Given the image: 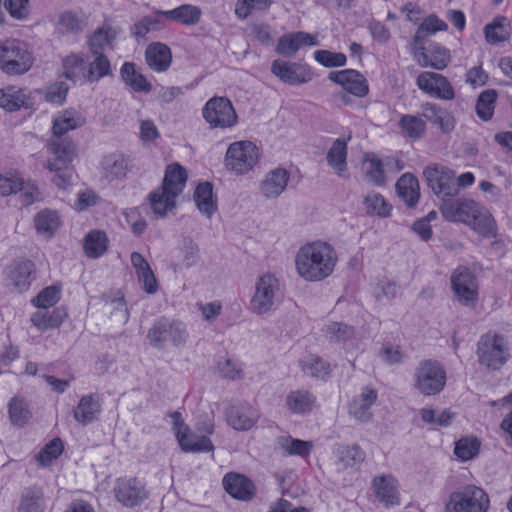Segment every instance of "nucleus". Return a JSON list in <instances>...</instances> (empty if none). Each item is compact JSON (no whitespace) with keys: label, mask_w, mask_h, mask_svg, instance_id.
<instances>
[{"label":"nucleus","mask_w":512,"mask_h":512,"mask_svg":"<svg viewBox=\"0 0 512 512\" xmlns=\"http://www.w3.org/2000/svg\"><path fill=\"white\" fill-rule=\"evenodd\" d=\"M336 263L335 249L323 241L303 245L295 258L298 274L310 282H318L330 276Z\"/></svg>","instance_id":"obj_1"},{"label":"nucleus","mask_w":512,"mask_h":512,"mask_svg":"<svg viewBox=\"0 0 512 512\" xmlns=\"http://www.w3.org/2000/svg\"><path fill=\"white\" fill-rule=\"evenodd\" d=\"M63 68L65 77L74 81L82 78L88 83H96L112 75L110 60L104 53L99 52L68 55L63 59Z\"/></svg>","instance_id":"obj_2"},{"label":"nucleus","mask_w":512,"mask_h":512,"mask_svg":"<svg viewBox=\"0 0 512 512\" xmlns=\"http://www.w3.org/2000/svg\"><path fill=\"white\" fill-rule=\"evenodd\" d=\"M186 181L184 167L178 163L167 166L161 187L149 195L151 208L156 215L163 217L175 208L176 198L182 193Z\"/></svg>","instance_id":"obj_3"},{"label":"nucleus","mask_w":512,"mask_h":512,"mask_svg":"<svg viewBox=\"0 0 512 512\" xmlns=\"http://www.w3.org/2000/svg\"><path fill=\"white\" fill-rule=\"evenodd\" d=\"M35 58L28 45L18 39H6L0 42V70L9 76L27 73Z\"/></svg>","instance_id":"obj_4"},{"label":"nucleus","mask_w":512,"mask_h":512,"mask_svg":"<svg viewBox=\"0 0 512 512\" xmlns=\"http://www.w3.org/2000/svg\"><path fill=\"white\" fill-rule=\"evenodd\" d=\"M188 337L189 333L184 322L166 316L155 320L146 336L149 344L156 349H164L167 342L174 347L184 346Z\"/></svg>","instance_id":"obj_5"},{"label":"nucleus","mask_w":512,"mask_h":512,"mask_svg":"<svg viewBox=\"0 0 512 512\" xmlns=\"http://www.w3.org/2000/svg\"><path fill=\"white\" fill-rule=\"evenodd\" d=\"M446 381V371L437 360H422L414 370L413 387L421 395L435 396L440 394L446 386Z\"/></svg>","instance_id":"obj_6"},{"label":"nucleus","mask_w":512,"mask_h":512,"mask_svg":"<svg viewBox=\"0 0 512 512\" xmlns=\"http://www.w3.org/2000/svg\"><path fill=\"white\" fill-rule=\"evenodd\" d=\"M280 299L279 279L272 273H265L255 282V292L250 300V309L257 315H263L274 310Z\"/></svg>","instance_id":"obj_7"},{"label":"nucleus","mask_w":512,"mask_h":512,"mask_svg":"<svg viewBox=\"0 0 512 512\" xmlns=\"http://www.w3.org/2000/svg\"><path fill=\"white\" fill-rule=\"evenodd\" d=\"M509 347L505 338L496 333L482 335L477 343L476 355L480 365L488 369H500L509 358Z\"/></svg>","instance_id":"obj_8"},{"label":"nucleus","mask_w":512,"mask_h":512,"mask_svg":"<svg viewBox=\"0 0 512 512\" xmlns=\"http://www.w3.org/2000/svg\"><path fill=\"white\" fill-rule=\"evenodd\" d=\"M259 160L257 146L251 141L231 143L225 154L227 170L242 175L251 171Z\"/></svg>","instance_id":"obj_9"},{"label":"nucleus","mask_w":512,"mask_h":512,"mask_svg":"<svg viewBox=\"0 0 512 512\" xmlns=\"http://www.w3.org/2000/svg\"><path fill=\"white\" fill-rule=\"evenodd\" d=\"M202 116L211 128L227 129L238 122L232 102L226 97H212L202 109Z\"/></svg>","instance_id":"obj_10"},{"label":"nucleus","mask_w":512,"mask_h":512,"mask_svg":"<svg viewBox=\"0 0 512 512\" xmlns=\"http://www.w3.org/2000/svg\"><path fill=\"white\" fill-rule=\"evenodd\" d=\"M423 177L441 202L445 198L459 194L455 172L448 167L438 164L429 165L424 169Z\"/></svg>","instance_id":"obj_11"},{"label":"nucleus","mask_w":512,"mask_h":512,"mask_svg":"<svg viewBox=\"0 0 512 512\" xmlns=\"http://www.w3.org/2000/svg\"><path fill=\"white\" fill-rule=\"evenodd\" d=\"M489 498L485 491L474 485H467L450 496L448 508L454 512H486Z\"/></svg>","instance_id":"obj_12"},{"label":"nucleus","mask_w":512,"mask_h":512,"mask_svg":"<svg viewBox=\"0 0 512 512\" xmlns=\"http://www.w3.org/2000/svg\"><path fill=\"white\" fill-rule=\"evenodd\" d=\"M451 289L455 299L464 306H474L478 300V283L469 268L460 266L451 274Z\"/></svg>","instance_id":"obj_13"},{"label":"nucleus","mask_w":512,"mask_h":512,"mask_svg":"<svg viewBox=\"0 0 512 512\" xmlns=\"http://www.w3.org/2000/svg\"><path fill=\"white\" fill-rule=\"evenodd\" d=\"M477 204L472 199L450 196L441 202L439 210L447 221L466 225L470 222V215L475 211L474 208H477Z\"/></svg>","instance_id":"obj_14"},{"label":"nucleus","mask_w":512,"mask_h":512,"mask_svg":"<svg viewBox=\"0 0 512 512\" xmlns=\"http://www.w3.org/2000/svg\"><path fill=\"white\" fill-rule=\"evenodd\" d=\"M49 157L46 162L47 169H59L58 165H70L76 156V145L68 137H56L50 139L47 145Z\"/></svg>","instance_id":"obj_15"},{"label":"nucleus","mask_w":512,"mask_h":512,"mask_svg":"<svg viewBox=\"0 0 512 512\" xmlns=\"http://www.w3.org/2000/svg\"><path fill=\"white\" fill-rule=\"evenodd\" d=\"M416 84L420 90L430 96L444 100H452L455 97L453 87L447 78L441 74L428 71L422 72L418 75Z\"/></svg>","instance_id":"obj_16"},{"label":"nucleus","mask_w":512,"mask_h":512,"mask_svg":"<svg viewBox=\"0 0 512 512\" xmlns=\"http://www.w3.org/2000/svg\"><path fill=\"white\" fill-rule=\"evenodd\" d=\"M328 79L341 85L346 92L356 97H365L369 92L366 78L354 69L332 71L329 73Z\"/></svg>","instance_id":"obj_17"},{"label":"nucleus","mask_w":512,"mask_h":512,"mask_svg":"<svg viewBox=\"0 0 512 512\" xmlns=\"http://www.w3.org/2000/svg\"><path fill=\"white\" fill-rule=\"evenodd\" d=\"M114 491L116 499L126 507L138 506L148 496L144 485L136 478L118 479Z\"/></svg>","instance_id":"obj_18"},{"label":"nucleus","mask_w":512,"mask_h":512,"mask_svg":"<svg viewBox=\"0 0 512 512\" xmlns=\"http://www.w3.org/2000/svg\"><path fill=\"white\" fill-rule=\"evenodd\" d=\"M378 398V392L372 386L362 388L360 394L353 397L349 404L348 412L356 421L367 423L371 420L372 406Z\"/></svg>","instance_id":"obj_19"},{"label":"nucleus","mask_w":512,"mask_h":512,"mask_svg":"<svg viewBox=\"0 0 512 512\" xmlns=\"http://www.w3.org/2000/svg\"><path fill=\"white\" fill-rule=\"evenodd\" d=\"M50 497L46 494L45 487L33 484L24 487L20 493L17 512H45Z\"/></svg>","instance_id":"obj_20"},{"label":"nucleus","mask_w":512,"mask_h":512,"mask_svg":"<svg viewBox=\"0 0 512 512\" xmlns=\"http://www.w3.org/2000/svg\"><path fill=\"white\" fill-rule=\"evenodd\" d=\"M271 72L282 82L289 85L307 83L312 79L311 73L306 71L299 64L286 62L280 59L272 62Z\"/></svg>","instance_id":"obj_21"},{"label":"nucleus","mask_w":512,"mask_h":512,"mask_svg":"<svg viewBox=\"0 0 512 512\" xmlns=\"http://www.w3.org/2000/svg\"><path fill=\"white\" fill-rule=\"evenodd\" d=\"M318 41L315 36L299 31L283 35L276 46V53L286 57L293 56L303 46H316Z\"/></svg>","instance_id":"obj_22"},{"label":"nucleus","mask_w":512,"mask_h":512,"mask_svg":"<svg viewBox=\"0 0 512 512\" xmlns=\"http://www.w3.org/2000/svg\"><path fill=\"white\" fill-rule=\"evenodd\" d=\"M33 271L34 264L32 261L17 260L7 267L6 278L15 289L22 292L30 287Z\"/></svg>","instance_id":"obj_23"},{"label":"nucleus","mask_w":512,"mask_h":512,"mask_svg":"<svg viewBox=\"0 0 512 512\" xmlns=\"http://www.w3.org/2000/svg\"><path fill=\"white\" fill-rule=\"evenodd\" d=\"M222 482L225 491L235 499L247 501L254 495V484L244 475L228 473Z\"/></svg>","instance_id":"obj_24"},{"label":"nucleus","mask_w":512,"mask_h":512,"mask_svg":"<svg viewBox=\"0 0 512 512\" xmlns=\"http://www.w3.org/2000/svg\"><path fill=\"white\" fill-rule=\"evenodd\" d=\"M145 60L150 69L162 73L169 69L172 63L171 49L163 43L154 42L145 50Z\"/></svg>","instance_id":"obj_25"},{"label":"nucleus","mask_w":512,"mask_h":512,"mask_svg":"<svg viewBox=\"0 0 512 512\" xmlns=\"http://www.w3.org/2000/svg\"><path fill=\"white\" fill-rule=\"evenodd\" d=\"M290 178L287 170L277 168L270 171L260 184L261 194L265 198H277L286 189Z\"/></svg>","instance_id":"obj_26"},{"label":"nucleus","mask_w":512,"mask_h":512,"mask_svg":"<svg viewBox=\"0 0 512 512\" xmlns=\"http://www.w3.org/2000/svg\"><path fill=\"white\" fill-rule=\"evenodd\" d=\"M31 105L32 100L25 89L16 86L0 89V107L6 111L14 112L21 108H29Z\"/></svg>","instance_id":"obj_27"},{"label":"nucleus","mask_w":512,"mask_h":512,"mask_svg":"<svg viewBox=\"0 0 512 512\" xmlns=\"http://www.w3.org/2000/svg\"><path fill=\"white\" fill-rule=\"evenodd\" d=\"M396 193L409 208H414L420 199V187L418 179L412 173H404L397 180Z\"/></svg>","instance_id":"obj_28"},{"label":"nucleus","mask_w":512,"mask_h":512,"mask_svg":"<svg viewBox=\"0 0 512 512\" xmlns=\"http://www.w3.org/2000/svg\"><path fill=\"white\" fill-rule=\"evenodd\" d=\"M228 424L236 430H249L256 423V416L248 404H236L228 408L226 413Z\"/></svg>","instance_id":"obj_29"},{"label":"nucleus","mask_w":512,"mask_h":512,"mask_svg":"<svg viewBox=\"0 0 512 512\" xmlns=\"http://www.w3.org/2000/svg\"><path fill=\"white\" fill-rule=\"evenodd\" d=\"M101 412V398L98 394H88L81 397L77 407L74 410L75 420L87 425L93 422Z\"/></svg>","instance_id":"obj_30"},{"label":"nucleus","mask_w":512,"mask_h":512,"mask_svg":"<svg viewBox=\"0 0 512 512\" xmlns=\"http://www.w3.org/2000/svg\"><path fill=\"white\" fill-rule=\"evenodd\" d=\"M474 210L470 215V222L466 225L483 237L495 236L496 225L491 213L479 203Z\"/></svg>","instance_id":"obj_31"},{"label":"nucleus","mask_w":512,"mask_h":512,"mask_svg":"<svg viewBox=\"0 0 512 512\" xmlns=\"http://www.w3.org/2000/svg\"><path fill=\"white\" fill-rule=\"evenodd\" d=\"M155 13L186 26L196 25L202 15L201 9L191 4H183L167 11L157 10Z\"/></svg>","instance_id":"obj_32"},{"label":"nucleus","mask_w":512,"mask_h":512,"mask_svg":"<svg viewBox=\"0 0 512 512\" xmlns=\"http://www.w3.org/2000/svg\"><path fill=\"white\" fill-rule=\"evenodd\" d=\"M68 316L63 307L54 308L52 311L40 309L31 316L32 324L40 331L58 328Z\"/></svg>","instance_id":"obj_33"},{"label":"nucleus","mask_w":512,"mask_h":512,"mask_svg":"<svg viewBox=\"0 0 512 512\" xmlns=\"http://www.w3.org/2000/svg\"><path fill=\"white\" fill-rule=\"evenodd\" d=\"M351 139H336L327 152L326 160L339 177H344L347 171V143Z\"/></svg>","instance_id":"obj_34"},{"label":"nucleus","mask_w":512,"mask_h":512,"mask_svg":"<svg viewBox=\"0 0 512 512\" xmlns=\"http://www.w3.org/2000/svg\"><path fill=\"white\" fill-rule=\"evenodd\" d=\"M277 448L286 456L308 457L313 450L312 441H304L291 437L290 435L278 436L275 439Z\"/></svg>","instance_id":"obj_35"},{"label":"nucleus","mask_w":512,"mask_h":512,"mask_svg":"<svg viewBox=\"0 0 512 512\" xmlns=\"http://www.w3.org/2000/svg\"><path fill=\"white\" fill-rule=\"evenodd\" d=\"M373 486L376 497L385 506H393L399 504V495L392 476H379L374 478Z\"/></svg>","instance_id":"obj_36"},{"label":"nucleus","mask_w":512,"mask_h":512,"mask_svg":"<svg viewBox=\"0 0 512 512\" xmlns=\"http://www.w3.org/2000/svg\"><path fill=\"white\" fill-rule=\"evenodd\" d=\"M118 35V30L110 26L109 24H104L103 26L97 28L91 35L87 38V45L90 53H103V50L106 47L112 46L113 42L116 40Z\"/></svg>","instance_id":"obj_37"},{"label":"nucleus","mask_w":512,"mask_h":512,"mask_svg":"<svg viewBox=\"0 0 512 512\" xmlns=\"http://www.w3.org/2000/svg\"><path fill=\"white\" fill-rule=\"evenodd\" d=\"M101 170L104 177L109 181L124 178L128 171L127 159L117 153L106 155L101 161Z\"/></svg>","instance_id":"obj_38"},{"label":"nucleus","mask_w":512,"mask_h":512,"mask_svg":"<svg viewBox=\"0 0 512 512\" xmlns=\"http://www.w3.org/2000/svg\"><path fill=\"white\" fill-rule=\"evenodd\" d=\"M120 75L122 80L134 91L144 93L151 92V83L142 73L136 70V66L133 62H125L120 69Z\"/></svg>","instance_id":"obj_39"},{"label":"nucleus","mask_w":512,"mask_h":512,"mask_svg":"<svg viewBox=\"0 0 512 512\" xmlns=\"http://www.w3.org/2000/svg\"><path fill=\"white\" fill-rule=\"evenodd\" d=\"M336 455L341 469H355L365 460V452L357 444L338 446Z\"/></svg>","instance_id":"obj_40"},{"label":"nucleus","mask_w":512,"mask_h":512,"mask_svg":"<svg viewBox=\"0 0 512 512\" xmlns=\"http://www.w3.org/2000/svg\"><path fill=\"white\" fill-rule=\"evenodd\" d=\"M315 401V396L307 390L291 391L286 396V406L293 414H304L312 411Z\"/></svg>","instance_id":"obj_41"},{"label":"nucleus","mask_w":512,"mask_h":512,"mask_svg":"<svg viewBox=\"0 0 512 512\" xmlns=\"http://www.w3.org/2000/svg\"><path fill=\"white\" fill-rule=\"evenodd\" d=\"M422 116L430 123L438 126L443 132H449L454 128L453 118L438 105L425 103L421 106Z\"/></svg>","instance_id":"obj_42"},{"label":"nucleus","mask_w":512,"mask_h":512,"mask_svg":"<svg viewBox=\"0 0 512 512\" xmlns=\"http://www.w3.org/2000/svg\"><path fill=\"white\" fill-rule=\"evenodd\" d=\"M61 224L60 217L56 211L44 209L34 217V225L39 235L51 238Z\"/></svg>","instance_id":"obj_43"},{"label":"nucleus","mask_w":512,"mask_h":512,"mask_svg":"<svg viewBox=\"0 0 512 512\" xmlns=\"http://www.w3.org/2000/svg\"><path fill=\"white\" fill-rule=\"evenodd\" d=\"M194 201L199 211L210 218L217 209L213 200V186L210 182L200 183L194 192Z\"/></svg>","instance_id":"obj_44"},{"label":"nucleus","mask_w":512,"mask_h":512,"mask_svg":"<svg viewBox=\"0 0 512 512\" xmlns=\"http://www.w3.org/2000/svg\"><path fill=\"white\" fill-rule=\"evenodd\" d=\"M398 126L401 129L402 135L412 140L421 139L426 132L425 121L411 114H403L400 117Z\"/></svg>","instance_id":"obj_45"},{"label":"nucleus","mask_w":512,"mask_h":512,"mask_svg":"<svg viewBox=\"0 0 512 512\" xmlns=\"http://www.w3.org/2000/svg\"><path fill=\"white\" fill-rule=\"evenodd\" d=\"M84 124V118L76 111H65L59 115L53 122V136L62 137L70 130L81 127Z\"/></svg>","instance_id":"obj_46"},{"label":"nucleus","mask_w":512,"mask_h":512,"mask_svg":"<svg viewBox=\"0 0 512 512\" xmlns=\"http://www.w3.org/2000/svg\"><path fill=\"white\" fill-rule=\"evenodd\" d=\"M300 367L306 376L316 379H325L330 374V364L315 355L300 360Z\"/></svg>","instance_id":"obj_47"},{"label":"nucleus","mask_w":512,"mask_h":512,"mask_svg":"<svg viewBox=\"0 0 512 512\" xmlns=\"http://www.w3.org/2000/svg\"><path fill=\"white\" fill-rule=\"evenodd\" d=\"M363 165L366 178L376 186H382L386 182L383 162L374 153L364 157Z\"/></svg>","instance_id":"obj_48"},{"label":"nucleus","mask_w":512,"mask_h":512,"mask_svg":"<svg viewBox=\"0 0 512 512\" xmlns=\"http://www.w3.org/2000/svg\"><path fill=\"white\" fill-rule=\"evenodd\" d=\"M323 332L330 342L335 343H345L356 336L355 328L343 322H331L323 328Z\"/></svg>","instance_id":"obj_49"},{"label":"nucleus","mask_w":512,"mask_h":512,"mask_svg":"<svg viewBox=\"0 0 512 512\" xmlns=\"http://www.w3.org/2000/svg\"><path fill=\"white\" fill-rule=\"evenodd\" d=\"M485 37L488 43L497 44L509 38L508 19L505 16H497L484 28Z\"/></svg>","instance_id":"obj_50"},{"label":"nucleus","mask_w":512,"mask_h":512,"mask_svg":"<svg viewBox=\"0 0 512 512\" xmlns=\"http://www.w3.org/2000/svg\"><path fill=\"white\" fill-rule=\"evenodd\" d=\"M498 94L494 89H487L480 93L476 101V114L483 120L488 121L493 117Z\"/></svg>","instance_id":"obj_51"},{"label":"nucleus","mask_w":512,"mask_h":512,"mask_svg":"<svg viewBox=\"0 0 512 512\" xmlns=\"http://www.w3.org/2000/svg\"><path fill=\"white\" fill-rule=\"evenodd\" d=\"M107 249V237L104 232L92 231L84 240V250L88 257L98 258Z\"/></svg>","instance_id":"obj_52"},{"label":"nucleus","mask_w":512,"mask_h":512,"mask_svg":"<svg viewBox=\"0 0 512 512\" xmlns=\"http://www.w3.org/2000/svg\"><path fill=\"white\" fill-rule=\"evenodd\" d=\"M180 447L184 452H210L214 450L212 441L207 436H193L191 433L180 436Z\"/></svg>","instance_id":"obj_53"},{"label":"nucleus","mask_w":512,"mask_h":512,"mask_svg":"<svg viewBox=\"0 0 512 512\" xmlns=\"http://www.w3.org/2000/svg\"><path fill=\"white\" fill-rule=\"evenodd\" d=\"M64 446L60 438H54L36 455V460L42 466H49L63 452Z\"/></svg>","instance_id":"obj_54"},{"label":"nucleus","mask_w":512,"mask_h":512,"mask_svg":"<svg viewBox=\"0 0 512 512\" xmlns=\"http://www.w3.org/2000/svg\"><path fill=\"white\" fill-rule=\"evenodd\" d=\"M447 28L448 26L444 21L438 19L434 15H431L418 27L414 36V42L416 45H420L422 39L427 35L434 34L438 31H444Z\"/></svg>","instance_id":"obj_55"},{"label":"nucleus","mask_w":512,"mask_h":512,"mask_svg":"<svg viewBox=\"0 0 512 512\" xmlns=\"http://www.w3.org/2000/svg\"><path fill=\"white\" fill-rule=\"evenodd\" d=\"M60 294V287L56 285L48 286L32 299V304L39 309H48L60 300Z\"/></svg>","instance_id":"obj_56"},{"label":"nucleus","mask_w":512,"mask_h":512,"mask_svg":"<svg viewBox=\"0 0 512 512\" xmlns=\"http://www.w3.org/2000/svg\"><path fill=\"white\" fill-rule=\"evenodd\" d=\"M364 205L367 213L376 214L381 217H388L391 212L389 205L384 197L379 193H373L365 197Z\"/></svg>","instance_id":"obj_57"},{"label":"nucleus","mask_w":512,"mask_h":512,"mask_svg":"<svg viewBox=\"0 0 512 512\" xmlns=\"http://www.w3.org/2000/svg\"><path fill=\"white\" fill-rule=\"evenodd\" d=\"M480 448V442L476 438H461L455 443L454 453L462 461H468L475 457Z\"/></svg>","instance_id":"obj_58"},{"label":"nucleus","mask_w":512,"mask_h":512,"mask_svg":"<svg viewBox=\"0 0 512 512\" xmlns=\"http://www.w3.org/2000/svg\"><path fill=\"white\" fill-rule=\"evenodd\" d=\"M9 417L12 424L22 427L30 418V412L22 399L14 397L9 403Z\"/></svg>","instance_id":"obj_59"},{"label":"nucleus","mask_w":512,"mask_h":512,"mask_svg":"<svg viewBox=\"0 0 512 512\" xmlns=\"http://www.w3.org/2000/svg\"><path fill=\"white\" fill-rule=\"evenodd\" d=\"M437 52L440 55L439 59L437 60H431V57H429V55L425 52L416 54L418 64L421 67H432L436 70L444 69L450 60L449 52L443 47H437Z\"/></svg>","instance_id":"obj_60"},{"label":"nucleus","mask_w":512,"mask_h":512,"mask_svg":"<svg viewBox=\"0 0 512 512\" xmlns=\"http://www.w3.org/2000/svg\"><path fill=\"white\" fill-rule=\"evenodd\" d=\"M314 58L318 63L328 68L344 66L347 61L345 54L329 50H316Z\"/></svg>","instance_id":"obj_61"},{"label":"nucleus","mask_w":512,"mask_h":512,"mask_svg":"<svg viewBox=\"0 0 512 512\" xmlns=\"http://www.w3.org/2000/svg\"><path fill=\"white\" fill-rule=\"evenodd\" d=\"M3 5L15 20H27L30 15L29 0H4Z\"/></svg>","instance_id":"obj_62"},{"label":"nucleus","mask_w":512,"mask_h":512,"mask_svg":"<svg viewBox=\"0 0 512 512\" xmlns=\"http://www.w3.org/2000/svg\"><path fill=\"white\" fill-rule=\"evenodd\" d=\"M420 415L425 423L441 427L449 426L453 418V414L448 410H444L439 415H436V411L431 408H422Z\"/></svg>","instance_id":"obj_63"},{"label":"nucleus","mask_w":512,"mask_h":512,"mask_svg":"<svg viewBox=\"0 0 512 512\" xmlns=\"http://www.w3.org/2000/svg\"><path fill=\"white\" fill-rule=\"evenodd\" d=\"M58 25L66 32L78 33L84 29V21L74 12L66 11L59 16Z\"/></svg>","instance_id":"obj_64"}]
</instances>
